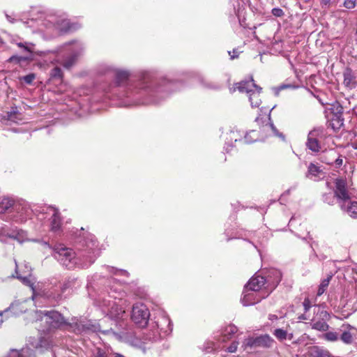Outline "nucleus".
<instances>
[{"instance_id": "f257e3e1", "label": "nucleus", "mask_w": 357, "mask_h": 357, "mask_svg": "<svg viewBox=\"0 0 357 357\" xmlns=\"http://www.w3.org/2000/svg\"><path fill=\"white\" fill-rule=\"evenodd\" d=\"M130 76V74L127 70H116L115 71V84L117 86H126V96H131L150 86L149 82L151 81L150 80L149 75H144L142 79L135 84L131 82Z\"/></svg>"}, {"instance_id": "f03ea898", "label": "nucleus", "mask_w": 357, "mask_h": 357, "mask_svg": "<svg viewBox=\"0 0 357 357\" xmlns=\"http://www.w3.org/2000/svg\"><path fill=\"white\" fill-rule=\"evenodd\" d=\"M172 324L167 317H159L157 321L151 322L144 333V340L156 342L171 333Z\"/></svg>"}, {"instance_id": "7ed1b4c3", "label": "nucleus", "mask_w": 357, "mask_h": 357, "mask_svg": "<svg viewBox=\"0 0 357 357\" xmlns=\"http://www.w3.org/2000/svg\"><path fill=\"white\" fill-rule=\"evenodd\" d=\"M271 273L274 275V279L266 278L265 277L255 274L249 281L245 284L244 288L252 291L260 292L263 288L267 289L266 291L271 292L280 283L282 279V274L278 270H273Z\"/></svg>"}, {"instance_id": "20e7f679", "label": "nucleus", "mask_w": 357, "mask_h": 357, "mask_svg": "<svg viewBox=\"0 0 357 357\" xmlns=\"http://www.w3.org/2000/svg\"><path fill=\"white\" fill-rule=\"evenodd\" d=\"M327 132L322 126L314 128L307 135L305 146L314 153H319L321 149V141L326 138Z\"/></svg>"}, {"instance_id": "39448f33", "label": "nucleus", "mask_w": 357, "mask_h": 357, "mask_svg": "<svg viewBox=\"0 0 357 357\" xmlns=\"http://www.w3.org/2000/svg\"><path fill=\"white\" fill-rule=\"evenodd\" d=\"M54 257L68 269L73 268L78 264L77 255L71 248L66 247L55 248Z\"/></svg>"}, {"instance_id": "423d86ee", "label": "nucleus", "mask_w": 357, "mask_h": 357, "mask_svg": "<svg viewBox=\"0 0 357 357\" xmlns=\"http://www.w3.org/2000/svg\"><path fill=\"white\" fill-rule=\"evenodd\" d=\"M150 312L146 306L142 303H137L133 305L131 319L139 327H144L147 325Z\"/></svg>"}, {"instance_id": "0eeeda50", "label": "nucleus", "mask_w": 357, "mask_h": 357, "mask_svg": "<svg viewBox=\"0 0 357 357\" xmlns=\"http://www.w3.org/2000/svg\"><path fill=\"white\" fill-rule=\"evenodd\" d=\"M269 294V291L258 292L244 288L241 303L244 306L255 305L260 302L262 299L266 298Z\"/></svg>"}, {"instance_id": "6e6552de", "label": "nucleus", "mask_w": 357, "mask_h": 357, "mask_svg": "<svg viewBox=\"0 0 357 357\" xmlns=\"http://www.w3.org/2000/svg\"><path fill=\"white\" fill-rule=\"evenodd\" d=\"M85 246L86 253L84 252L80 254V257L84 258V261L82 263V267H89L95 261L96 259L95 252L98 247V243L96 240L91 238L89 241H86Z\"/></svg>"}, {"instance_id": "1a4fd4ad", "label": "nucleus", "mask_w": 357, "mask_h": 357, "mask_svg": "<svg viewBox=\"0 0 357 357\" xmlns=\"http://www.w3.org/2000/svg\"><path fill=\"white\" fill-rule=\"evenodd\" d=\"M45 321L48 324L47 331L58 328L66 324L64 317L57 311H47L45 313Z\"/></svg>"}, {"instance_id": "9d476101", "label": "nucleus", "mask_w": 357, "mask_h": 357, "mask_svg": "<svg viewBox=\"0 0 357 357\" xmlns=\"http://www.w3.org/2000/svg\"><path fill=\"white\" fill-rule=\"evenodd\" d=\"M335 196L337 199L338 203L341 202H347L350 200L349 193L347 188V182L343 178H336L335 180Z\"/></svg>"}, {"instance_id": "9b49d317", "label": "nucleus", "mask_w": 357, "mask_h": 357, "mask_svg": "<svg viewBox=\"0 0 357 357\" xmlns=\"http://www.w3.org/2000/svg\"><path fill=\"white\" fill-rule=\"evenodd\" d=\"M340 331V339L346 344H351L354 339L357 338V328L350 324H343Z\"/></svg>"}, {"instance_id": "f8f14e48", "label": "nucleus", "mask_w": 357, "mask_h": 357, "mask_svg": "<svg viewBox=\"0 0 357 357\" xmlns=\"http://www.w3.org/2000/svg\"><path fill=\"white\" fill-rule=\"evenodd\" d=\"M47 209L52 212L50 218V230L54 232L59 231L62 225V218L59 210L52 206H49Z\"/></svg>"}, {"instance_id": "ddd939ff", "label": "nucleus", "mask_w": 357, "mask_h": 357, "mask_svg": "<svg viewBox=\"0 0 357 357\" xmlns=\"http://www.w3.org/2000/svg\"><path fill=\"white\" fill-rule=\"evenodd\" d=\"M59 282L56 279H52L50 282L51 287L47 290L46 297L54 301H59L62 299L63 291L62 289L59 288Z\"/></svg>"}, {"instance_id": "4468645a", "label": "nucleus", "mask_w": 357, "mask_h": 357, "mask_svg": "<svg viewBox=\"0 0 357 357\" xmlns=\"http://www.w3.org/2000/svg\"><path fill=\"white\" fill-rule=\"evenodd\" d=\"M320 317L321 318L312 320V328L319 331H326L329 328V325L326 323V319H328L329 314L326 311H321Z\"/></svg>"}, {"instance_id": "2eb2a0df", "label": "nucleus", "mask_w": 357, "mask_h": 357, "mask_svg": "<svg viewBox=\"0 0 357 357\" xmlns=\"http://www.w3.org/2000/svg\"><path fill=\"white\" fill-rule=\"evenodd\" d=\"M343 84L345 87L351 89L357 86V76L354 74L352 69L347 67L343 72Z\"/></svg>"}, {"instance_id": "dca6fc26", "label": "nucleus", "mask_w": 357, "mask_h": 357, "mask_svg": "<svg viewBox=\"0 0 357 357\" xmlns=\"http://www.w3.org/2000/svg\"><path fill=\"white\" fill-rule=\"evenodd\" d=\"M71 327L75 333L79 334L96 331V326L84 320H77L72 324Z\"/></svg>"}, {"instance_id": "f3484780", "label": "nucleus", "mask_w": 357, "mask_h": 357, "mask_svg": "<svg viewBox=\"0 0 357 357\" xmlns=\"http://www.w3.org/2000/svg\"><path fill=\"white\" fill-rule=\"evenodd\" d=\"M10 208L13 211H19L23 209L22 204L15 202V201L9 197H3L0 200V213H4Z\"/></svg>"}, {"instance_id": "a211bd4d", "label": "nucleus", "mask_w": 357, "mask_h": 357, "mask_svg": "<svg viewBox=\"0 0 357 357\" xmlns=\"http://www.w3.org/2000/svg\"><path fill=\"white\" fill-rule=\"evenodd\" d=\"M237 89L240 92H242V93L245 92L247 93H250L252 92L253 89L258 90V92H261V89H262L260 86H257L255 83L252 77H250V80H245V81H241V82H239L238 84Z\"/></svg>"}, {"instance_id": "6ab92c4d", "label": "nucleus", "mask_w": 357, "mask_h": 357, "mask_svg": "<svg viewBox=\"0 0 357 357\" xmlns=\"http://www.w3.org/2000/svg\"><path fill=\"white\" fill-rule=\"evenodd\" d=\"M342 211L346 212L351 218L357 219V202L349 201L347 204L344 202L340 203Z\"/></svg>"}, {"instance_id": "aec40b11", "label": "nucleus", "mask_w": 357, "mask_h": 357, "mask_svg": "<svg viewBox=\"0 0 357 357\" xmlns=\"http://www.w3.org/2000/svg\"><path fill=\"white\" fill-rule=\"evenodd\" d=\"M25 310H24L21 303L19 301L13 302L10 306L4 310L0 312V315L10 313L12 316H19Z\"/></svg>"}, {"instance_id": "412c9836", "label": "nucleus", "mask_w": 357, "mask_h": 357, "mask_svg": "<svg viewBox=\"0 0 357 357\" xmlns=\"http://www.w3.org/2000/svg\"><path fill=\"white\" fill-rule=\"evenodd\" d=\"M257 347L270 348L274 343V340L268 335H262L256 337Z\"/></svg>"}, {"instance_id": "4be33fe9", "label": "nucleus", "mask_w": 357, "mask_h": 357, "mask_svg": "<svg viewBox=\"0 0 357 357\" xmlns=\"http://www.w3.org/2000/svg\"><path fill=\"white\" fill-rule=\"evenodd\" d=\"M308 357H331V355L328 351L314 346L310 349Z\"/></svg>"}, {"instance_id": "5701e85b", "label": "nucleus", "mask_w": 357, "mask_h": 357, "mask_svg": "<svg viewBox=\"0 0 357 357\" xmlns=\"http://www.w3.org/2000/svg\"><path fill=\"white\" fill-rule=\"evenodd\" d=\"M338 155V153L335 149H330L325 151L321 156V161L329 165H333V160Z\"/></svg>"}, {"instance_id": "b1692460", "label": "nucleus", "mask_w": 357, "mask_h": 357, "mask_svg": "<svg viewBox=\"0 0 357 357\" xmlns=\"http://www.w3.org/2000/svg\"><path fill=\"white\" fill-rule=\"evenodd\" d=\"M23 209H20L18 211H15L17 215L14 216V220L17 222H24L26 220L29 215V208L26 206H22Z\"/></svg>"}, {"instance_id": "393cba45", "label": "nucleus", "mask_w": 357, "mask_h": 357, "mask_svg": "<svg viewBox=\"0 0 357 357\" xmlns=\"http://www.w3.org/2000/svg\"><path fill=\"white\" fill-rule=\"evenodd\" d=\"M337 113L335 114V116L333 118L332 121H336L337 122V125H335L334 123H333L332 125H331V126L335 130L336 128H340L342 126H343V123H344V119L342 117V113H343V108L340 106L337 108Z\"/></svg>"}, {"instance_id": "a878e982", "label": "nucleus", "mask_w": 357, "mask_h": 357, "mask_svg": "<svg viewBox=\"0 0 357 357\" xmlns=\"http://www.w3.org/2000/svg\"><path fill=\"white\" fill-rule=\"evenodd\" d=\"M20 232L16 230H10L8 228L1 227L0 228V236H7L10 238L19 240Z\"/></svg>"}, {"instance_id": "bb28decb", "label": "nucleus", "mask_w": 357, "mask_h": 357, "mask_svg": "<svg viewBox=\"0 0 357 357\" xmlns=\"http://www.w3.org/2000/svg\"><path fill=\"white\" fill-rule=\"evenodd\" d=\"M112 350L109 347H97L93 354L94 357H112Z\"/></svg>"}, {"instance_id": "cd10ccee", "label": "nucleus", "mask_w": 357, "mask_h": 357, "mask_svg": "<svg viewBox=\"0 0 357 357\" xmlns=\"http://www.w3.org/2000/svg\"><path fill=\"white\" fill-rule=\"evenodd\" d=\"M237 327L233 324H229L222 331L224 340H229L237 332Z\"/></svg>"}, {"instance_id": "c85d7f7f", "label": "nucleus", "mask_w": 357, "mask_h": 357, "mask_svg": "<svg viewBox=\"0 0 357 357\" xmlns=\"http://www.w3.org/2000/svg\"><path fill=\"white\" fill-rule=\"evenodd\" d=\"M78 56L77 53H74L65 59L62 63L61 65L66 69H70L76 62Z\"/></svg>"}, {"instance_id": "c756f323", "label": "nucleus", "mask_w": 357, "mask_h": 357, "mask_svg": "<svg viewBox=\"0 0 357 357\" xmlns=\"http://www.w3.org/2000/svg\"><path fill=\"white\" fill-rule=\"evenodd\" d=\"M32 353L33 351L31 349H23L21 351L13 350L9 354L8 357H32Z\"/></svg>"}, {"instance_id": "7c9ffc66", "label": "nucleus", "mask_w": 357, "mask_h": 357, "mask_svg": "<svg viewBox=\"0 0 357 357\" xmlns=\"http://www.w3.org/2000/svg\"><path fill=\"white\" fill-rule=\"evenodd\" d=\"M63 74L61 68L56 66L51 70L50 77L52 79L58 80L60 82L62 81Z\"/></svg>"}, {"instance_id": "2f4dec72", "label": "nucleus", "mask_w": 357, "mask_h": 357, "mask_svg": "<svg viewBox=\"0 0 357 357\" xmlns=\"http://www.w3.org/2000/svg\"><path fill=\"white\" fill-rule=\"evenodd\" d=\"M257 91H252V92L249 93V99L251 103L252 107H259L260 105V99H259V93L261 92H258V90H256Z\"/></svg>"}, {"instance_id": "473e14b6", "label": "nucleus", "mask_w": 357, "mask_h": 357, "mask_svg": "<svg viewBox=\"0 0 357 357\" xmlns=\"http://www.w3.org/2000/svg\"><path fill=\"white\" fill-rule=\"evenodd\" d=\"M323 337L327 341L335 342L340 339V334L336 331H328L325 333Z\"/></svg>"}, {"instance_id": "72a5a7b5", "label": "nucleus", "mask_w": 357, "mask_h": 357, "mask_svg": "<svg viewBox=\"0 0 357 357\" xmlns=\"http://www.w3.org/2000/svg\"><path fill=\"white\" fill-rule=\"evenodd\" d=\"M268 122L266 126H268L271 128L275 136H277L281 138L282 140H284L285 136L282 132H280L276 128V127L274 126V124L272 123L270 114L268 116Z\"/></svg>"}, {"instance_id": "f704fd0d", "label": "nucleus", "mask_w": 357, "mask_h": 357, "mask_svg": "<svg viewBox=\"0 0 357 357\" xmlns=\"http://www.w3.org/2000/svg\"><path fill=\"white\" fill-rule=\"evenodd\" d=\"M268 122L266 126H268L271 128L275 136H277L281 138L282 140H284L285 136L282 132H280L276 128V127L274 126V124L272 123L270 114L268 116Z\"/></svg>"}, {"instance_id": "c9c22d12", "label": "nucleus", "mask_w": 357, "mask_h": 357, "mask_svg": "<svg viewBox=\"0 0 357 357\" xmlns=\"http://www.w3.org/2000/svg\"><path fill=\"white\" fill-rule=\"evenodd\" d=\"M273 335L280 341L286 340L288 336L287 331L282 328L275 329L273 332Z\"/></svg>"}, {"instance_id": "e433bc0d", "label": "nucleus", "mask_w": 357, "mask_h": 357, "mask_svg": "<svg viewBox=\"0 0 357 357\" xmlns=\"http://www.w3.org/2000/svg\"><path fill=\"white\" fill-rule=\"evenodd\" d=\"M29 59L27 56H17V55H13L10 56L8 61L10 63H15L17 64H20L22 62H25Z\"/></svg>"}, {"instance_id": "4c0bfd02", "label": "nucleus", "mask_w": 357, "mask_h": 357, "mask_svg": "<svg viewBox=\"0 0 357 357\" xmlns=\"http://www.w3.org/2000/svg\"><path fill=\"white\" fill-rule=\"evenodd\" d=\"M257 136L255 130H250L245 135L244 139L246 143H252L257 140Z\"/></svg>"}, {"instance_id": "58836bf2", "label": "nucleus", "mask_w": 357, "mask_h": 357, "mask_svg": "<svg viewBox=\"0 0 357 357\" xmlns=\"http://www.w3.org/2000/svg\"><path fill=\"white\" fill-rule=\"evenodd\" d=\"M336 197L335 196V194L333 195L331 192L324 193L322 195V199L324 202L329 204V205H333L335 204V198Z\"/></svg>"}, {"instance_id": "ea45409f", "label": "nucleus", "mask_w": 357, "mask_h": 357, "mask_svg": "<svg viewBox=\"0 0 357 357\" xmlns=\"http://www.w3.org/2000/svg\"><path fill=\"white\" fill-rule=\"evenodd\" d=\"M74 284L73 280H70V278L66 280L63 282H59V288L62 289L63 293L66 291V289H70Z\"/></svg>"}, {"instance_id": "a19ab883", "label": "nucleus", "mask_w": 357, "mask_h": 357, "mask_svg": "<svg viewBox=\"0 0 357 357\" xmlns=\"http://www.w3.org/2000/svg\"><path fill=\"white\" fill-rule=\"evenodd\" d=\"M308 172L312 176H317L321 172V170L317 165L313 163H310L308 167Z\"/></svg>"}, {"instance_id": "79ce46f5", "label": "nucleus", "mask_w": 357, "mask_h": 357, "mask_svg": "<svg viewBox=\"0 0 357 357\" xmlns=\"http://www.w3.org/2000/svg\"><path fill=\"white\" fill-rule=\"evenodd\" d=\"M15 272L16 274V275L15 277L17 278V279H19L20 280H21L24 284H29L30 282L29 278L26 276H22L20 274H19L18 266H17V263L15 259Z\"/></svg>"}, {"instance_id": "37998d69", "label": "nucleus", "mask_w": 357, "mask_h": 357, "mask_svg": "<svg viewBox=\"0 0 357 357\" xmlns=\"http://www.w3.org/2000/svg\"><path fill=\"white\" fill-rule=\"evenodd\" d=\"M50 343L47 339H45V337H40L39 339L38 342L36 345V349H38V348L47 349L50 347Z\"/></svg>"}, {"instance_id": "c03bdc74", "label": "nucleus", "mask_w": 357, "mask_h": 357, "mask_svg": "<svg viewBox=\"0 0 357 357\" xmlns=\"http://www.w3.org/2000/svg\"><path fill=\"white\" fill-rule=\"evenodd\" d=\"M17 112L15 109H13V111L8 112L6 113V115L5 116L6 119L13 121V122H17Z\"/></svg>"}, {"instance_id": "a18cd8bd", "label": "nucleus", "mask_w": 357, "mask_h": 357, "mask_svg": "<svg viewBox=\"0 0 357 357\" xmlns=\"http://www.w3.org/2000/svg\"><path fill=\"white\" fill-rule=\"evenodd\" d=\"M299 86L295 84H282L278 87L277 90L280 91L284 89H296Z\"/></svg>"}, {"instance_id": "49530a36", "label": "nucleus", "mask_w": 357, "mask_h": 357, "mask_svg": "<svg viewBox=\"0 0 357 357\" xmlns=\"http://www.w3.org/2000/svg\"><path fill=\"white\" fill-rule=\"evenodd\" d=\"M36 78V75L34 73H29L25 76H23L20 78L21 80H23L26 84H31L33 82Z\"/></svg>"}, {"instance_id": "de8ad7c7", "label": "nucleus", "mask_w": 357, "mask_h": 357, "mask_svg": "<svg viewBox=\"0 0 357 357\" xmlns=\"http://www.w3.org/2000/svg\"><path fill=\"white\" fill-rule=\"evenodd\" d=\"M243 344L245 347H257L256 337H249L245 340Z\"/></svg>"}, {"instance_id": "09e8293b", "label": "nucleus", "mask_w": 357, "mask_h": 357, "mask_svg": "<svg viewBox=\"0 0 357 357\" xmlns=\"http://www.w3.org/2000/svg\"><path fill=\"white\" fill-rule=\"evenodd\" d=\"M343 164V157L342 155L338 153L337 155V158L333 160V165H335V168H340Z\"/></svg>"}, {"instance_id": "8fccbe9b", "label": "nucleus", "mask_w": 357, "mask_h": 357, "mask_svg": "<svg viewBox=\"0 0 357 357\" xmlns=\"http://www.w3.org/2000/svg\"><path fill=\"white\" fill-rule=\"evenodd\" d=\"M271 13L275 17H282L284 15L282 9L280 8H273L271 10Z\"/></svg>"}, {"instance_id": "3c124183", "label": "nucleus", "mask_w": 357, "mask_h": 357, "mask_svg": "<svg viewBox=\"0 0 357 357\" xmlns=\"http://www.w3.org/2000/svg\"><path fill=\"white\" fill-rule=\"evenodd\" d=\"M356 0H344V6L347 8L352 9L356 6Z\"/></svg>"}, {"instance_id": "603ef678", "label": "nucleus", "mask_w": 357, "mask_h": 357, "mask_svg": "<svg viewBox=\"0 0 357 357\" xmlns=\"http://www.w3.org/2000/svg\"><path fill=\"white\" fill-rule=\"evenodd\" d=\"M238 342H233L227 349V351L229 353H234L236 351L238 348Z\"/></svg>"}, {"instance_id": "864d4df0", "label": "nucleus", "mask_w": 357, "mask_h": 357, "mask_svg": "<svg viewBox=\"0 0 357 357\" xmlns=\"http://www.w3.org/2000/svg\"><path fill=\"white\" fill-rule=\"evenodd\" d=\"M331 278H332V275H328L326 278L324 279L321 282V284L319 286L326 289L327 287H328V284H329V282H330V280H331Z\"/></svg>"}, {"instance_id": "5fc2aeb1", "label": "nucleus", "mask_w": 357, "mask_h": 357, "mask_svg": "<svg viewBox=\"0 0 357 357\" xmlns=\"http://www.w3.org/2000/svg\"><path fill=\"white\" fill-rule=\"evenodd\" d=\"M228 54L230 56V59L233 60L238 57L239 52L237 49H234L231 52L229 51Z\"/></svg>"}, {"instance_id": "6e6d98bb", "label": "nucleus", "mask_w": 357, "mask_h": 357, "mask_svg": "<svg viewBox=\"0 0 357 357\" xmlns=\"http://www.w3.org/2000/svg\"><path fill=\"white\" fill-rule=\"evenodd\" d=\"M305 312H307L311 307V303L309 298H305L303 303Z\"/></svg>"}, {"instance_id": "4d7b16f0", "label": "nucleus", "mask_w": 357, "mask_h": 357, "mask_svg": "<svg viewBox=\"0 0 357 357\" xmlns=\"http://www.w3.org/2000/svg\"><path fill=\"white\" fill-rule=\"evenodd\" d=\"M16 45L20 47V48H23L24 51L26 52H31V50L28 47L26 46V43H17Z\"/></svg>"}, {"instance_id": "13d9d810", "label": "nucleus", "mask_w": 357, "mask_h": 357, "mask_svg": "<svg viewBox=\"0 0 357 357\" xmlns=\"http://www.w3.org/2000/svg\"><path fill=\"white\" fill-rule=\"evenodd\" d=\"M115 274L119 275L126 276V277H128L130 275L127 271L123 270V269L116 270Z\"/></svg>"}, {"instance_id": "bf43d9fd", "label": "nucleus", "mask_w": 357, "mask_h": 357, "mask_svg": "<svg viewBox=\"0 0 357 357\" xmlns=\"http://www.w3.org/2000/svg\"><path fill=\"white\" fill-rule=\"evenodd\" d=\"M263 119H264V116H261V115L257 116L256 119H255V121L259 125L261 123H264V121H263Z\"/></svg>"}, {"instance_id": "052dcab7", "label": "nucleus", "mask_w": 357, "mask_h": 357, "mask_svg": "<svg viewBox=\"0 0 357 357\" xmlns=\"http://www.w3.org/2000/svg\"><path fill=\"white\" fill-rule=\"evenodd\" d=\"M326 290V289H324V288H323V287H320V286H319V287L318 291H317V296H321V295H322V294L324 293V291H325Z\"/></svg>"}, {"instance_id": "680f3d73", "label": "nucleus", "mask_w": 357, "mask_h": 357, "mask_svg": "<svg viewBox=\"0 0 357 357\" xmlns=\"http://www.w3.org/2000/svg\"><path fill=\"white\" fill-rule=\"evenodd\" d=\"M202 82L203 83L204 86L206 88H208V89H213L214 86H213V84H210V83H205V82H204V80L202 79Z\"/></svg>"}, {"instance_id": "e2e57ef3", "label": "nucleus", "mask_w": 357, "mask_h": 357, "mask_svg": "<svg viewBox=\"0 0 357 357\" xmlns=\"http://www.w3.org/2000/svg\"><path fill=\"white\" fill-rule=\"evenodd\" d=\"M331 1V0H321V4L323 6H328V5H329V4H330Z\"/></svg>"}, {"instance_id": "0e129e2a", "label": "nucleus", "mask_w": 357, "mask_h": 357, "mask_svg": "<svg viewBox=\"0 0 357 357\" xmlns=\"http://www.w3.org/2000/svg\"><path fill=\"white\" fill-rule=\"evenodd\" d=\"M352 147L354 149H357V139L352 144Z\"/></svg>"}, {"instance_id": "69168bd1", "label": "nucleus", "mask_w": 357, "mask_h": 357, "mask_svg": "<svg viewBox=\"0 0 357 357\" xmlns=\"http://www.w3.org/2000/svg\"><path fill=\"white\" fill-rule=\"evenodd\" d=\"M6 18L8 21H10V22H14V20L13 19H12L8 15H6Z\"/></svg>"}, {"instance_id": "338daca9", "label": "nucleus", "mask_w": 357, "mask_h": 357, "mask_svg": "<svg viewBox=\"0 0 357 357\" xmlns=\"http://www.w3.org/2000/svg\"><path fill=\"white\" fill-rule=\"evenodd\" d=\"M114 357H126V356H124L123 355H122L121 354L115 353L114 354Z\"/></svg>"}, {"instance_id": "774afa93", "label": "nucleus", "mask_w": 357, "mask_h": 357, "mask_svg": "<svg viewBox=\"0 0 357 357\" xmlns=\"http://www.w3.org/2000/svg\"><path fill=\"white\" fill-rule=\"evenodd\" d=\"M299 319L305 320V319H306V317L304 314H302L301 316L299 317Z\"/></svg>"}]
</instances>
